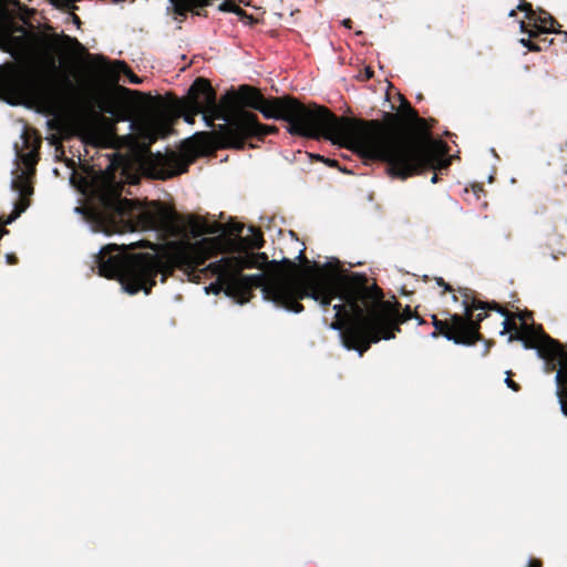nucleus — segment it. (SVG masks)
I'll return each instance as SVG.
<instances>
[{"mask_svg":"<svg viewBox=\"0 0 567 567\" xmlns=\"http://www.w3.org/2000/svg\"><path fill=\"white\" fill-rule=\"evenodd\" d=\"M518 10L524 11L526 13V18L528 21H532L535 17V11L530 3L523 1L518 7Z\"/></svg>","mask_w":567,"mask_h":567,"instance_id":"c85d7f7f","label":"nucleus"},{"mask_svg":"<svg viewBox=\"0 0 567 567\" xmlns=\"http://www.w3.org/2000/svg\"><path fill=\"white\" fill-rule=\"evenodd\" d=\"M342 23H343V25H344V27H347V28H349V29H351V27H352V21H351L350 19H346V20H343V22H342Z\"/></svg>","mask_w":567,"mask_h":567,"instance_id":"37998d69","label":"nucleus"},{"mask_svg":"<svg viewBox=\"0 0 567 567\" xmlns=\"http://www.w3.org/2000/svg\"><path fill=\"white\" fill-rule=\"evenodd\" d=\"M557 223L567 226V213H563L557 217Z\"/></svg>","mask_w":567,"mask_h":567,"instance_id":"58836bf2","label":"nucleus"},{"mask_svg":"<svg viewBox=\"0 0 567 567\" xmlns=\"http://www.w3.org/2000/svg\"><path fill=\"white\" fill-rule=\"evenodd\" d=\"M40 147V141L35 142V145L25 153H19L18 156L21 163L24 165L25 169L23 172H29L31 175L35 174V165L39 161L38 150Z\"/></svg>","mask_w":567,"mask_h":567,"instance_id":"412c9836","label":"nucleus"},{"mask_svg":"<svg viewBox=\"0 0 567 567\" xmlns=\"http://www.w3.org/2000/svg\"><path fill=\"white\" fill-rule=\"evenodd\" d=\"M118 90H122V91H124V92H128V90H127V89H125V87H123V86H118Z\"/></svg>","mask_w":567,"mask_h":567,"instance_id":"3c124183","label":"nucleus"},{"mask_svg":"<svg viewBox=\"0 0 567 567\" xmlns=\"http://www.w3.org/2000/svg\"><path fill=\"white\" fill-rule=\"evenodd\" d=\"M91 216L103 233L122 234L135 230H153L177 235V214L162 203L142 208L134 199L123 198L118 190L103 193L91 209Z\"/></svg>","mask_w":567,"mask_h":567,"instance_id":"39448f33","label":"nucleus"},{"mask_svg":"<svg viewBox=\"0 0 567 567\" xmlns=\"http://www.w3.org/2000/svg\"><path fill=\"white\" fill-rule=\"evenodd\" d=\"M65 84L69 89H73V84L69 79H65Z\"/></svg>","mask_w":567,"mask_h":567,"instance_id":"de8ad7c7","label":"nucleus"},{"mask_svg":"<svg viewBox=\"0 0 567 567\" xmlns=\"http://www.w3.org/2000/svg\"><path fill=\"white\" fill-rule=\"evenodd\" d=\"M486 318V313H477L475 321H468L462 315H450L449 319L440 320L436 316L432 317L435 331L432 337L443 336L457 344L472 346L481 339V322Z\"/></svg>","mask_w":567,"mask_h":567,"instance_id":"9d476101","label":"nucleus"},{"mask_svg":"<svg viewBox=\"0 0 567 567\" xmlns=\"http://www.w3.org/2000/svg\"><path fill=\"white\" fill-rule=\"evenodd\" d=\"M73 19H74V23H80L81 22L80 18L78 16H75V14L73 16Z\"/></svg>","mask_w":567,"mask_h":567,"instance_id":"09e8293b","label":"nucleus"},{"mask_svg":"<svg viewBox=\"0 0 567 567\" xmlns=\"http://www.w3.org/2000/svg\"><path fill=\"white\" fill-rule=\"evenodd\" d=\"M192 159L185 155L169 152L167 154H150L145 161V166L153 178L168 179L188 171Z\"/></svg>","mask_w":567,"mask_h":567,"instance_id":"f8f14e48","label":"nucleus"},{"mask_svg":"<svg viewBox=\"0 0 567 567\" xmlns=\"http://www.w3.org/2000/svg\"><path fill=\"white\" fill-rule=\"evenodd\" d=\"M101 110L102 112L104 113H107V114H111L115 117H117V120H126L125 115H121L120 114V110L117 109V105L116 103L113 101V100H107V101H104L102 104H101Z\"/></svg>","mask_w":567,"mask_h":567,"instance_id":"a878e982","label":"nucleus"},{"mask_svg":"<svg viewBox=\"0 0 567 567\" xmlns=\"http://www.w3.org/2000/svg\"><path fill=\"white\" fill-rule=\"evenodd\" d=\"M452 299H453V301H457L458 300L456 295H453Z\"/></svg>","mask_w":567,"mask_h":567,"instance_id":"603ef678","label":"nucleus"},{"mask_svg":"<svg viewBox=\"0 0 567 567\" xmlns=\"http://www.w3.org/2000/svg\"><path fill=\"white\" fill-rule=\"evenodd\" d=\"M560 24L557 20L546 11H540V13L536 12L534 19L527 23L525 21L520 22V31L529 34L530 38L560 33L558 30Z\"/></svg>","mask_w":567,"mask_h":567,"instance_id":"dca6fc26","label":"nucleus"},{"mask_svg":"<svg viewBox=\"0 0 567 567\" xmlns=\"http://www.w3.org/2000/svg\"><path fill=\"white\" fill-rule=\"evenodd\" d=\"M8 86L22 96H38L44 92L42 79L33 70H16L7 80Z\"/></svg>","mask_w":567,"mask_h":567,"instance_id":"4468645a","label":"nucleus"},{"mask_svg":"<svg viewBox=\"0 0 567 567\" xmlns=\"http://www.w3.org/2000/svg\"><path fill=\"white\" fill-rule=\"evenodd\" d=\"M536 42H539L542 47V51L549 48L553 44V39H548L547 34L540 35L538 38H534Z\"/></svg>","mask_w":567,"mask_h":567,"instance_id":"72a5a7b5","label":"nucleus"},{"mask_svg":"<svg viewBox=\"0 0 567 567\" xmlns=\"http://www.w3.org/2000/svg\"><path fill=\"white\" fill-rule=\"evenodd\" d=\"M243 229H244V225H241V224H234V225L230 227V231H231V233H235V234H237V235H240V234H241V231H243Z\"/></svg>","mask_w":567,"mask_h":567,"instance_id":"c9c22d12","label":"nucleus"},{"mask_svg":"<svg viewBox=\"0 0 567 567\" xmlns=\"http://www.w3.org/2000/svg\"><path fill=\"white\" fill-rule=\"evenodd\" d=\"M10 0H0V21L3 24H0V49L9 52L12 44H16L20 41V38L11 34L7 22L11 19V13L9 11ZM13 4L18 6L19 1L13 0Z\"/></svg>","mask_w":567,"mask_h":567,"instance_id":"a211bd4d","label":"nucleus"},{"mask_svg":"<svg viewBox=\"0 0 567 567\" xmlns=\"http://www.w3.org/2000/svg\"><path fill=\"white\" fill-rule=\"evenodd\" d=\"M186 226L194 238L202 235L216 234L221 229V225L219 223L210 224L205 218L195 215H189L187 217Z\"/></svg>","mask_w":567,"mask_h":567,"instance_id":"6ab92c4d","label":"nucleus"},{"mask_svg":"<svg viewBox=\"0 0 567 567\" xmlns=\"http://www.w3.org/2000/svg\"><path fill=\"white\" fill-rule=\"evenodd\" d=\"M213 0H169L175 20L183 22L188 13L198 17H207L206 7L210 6Z\"/></svg>","mask_w":567,"mask_h":567,"instance_id":"f3484780","label":"nucleus"},{"mask_svg":"<svg viewBox=\"0 0 567 567\" xmlns=\"http://www.w3.org/2000/svg\"><path fill=\"white\" fill-rule=\"evenodd\" d=\"M514 16H516V11H515V10H512V11L509 12V17H514Z\"/></svg>","mask_w":567,"mask_h":567,"instance_id":"8fccbe9b","label":"nucleus"},{"mask_svg":"<svg viewBox=\"0 0 567 567\" xmlns=\"http://www.w3.org/2000/svg\"><path fill=\"white\" fill-rule=\"evenodd\" d=\"M544 360L546 373L556 371L555 382L557 390L567 389V351L563 344L553 338L547 339L545 346L537 353Z\"/></svg>","mask_w":567,"mask_h":567,"instance_id":"ddd939ff","label":"nucleus"},{"mask_svg":"<svg viewBox=\"0 0 567 567\" xmlns=\"http://www.w3.org/2000/svg\"><path fill=\"white\" fill-rule=\"evenodd\" d=\"M239 8L231 1H224L218 6V10L223 12H236Z\"/></svg>","mask_w":567,"mask_h":567,"instance_id":"c756f323","label":"nucleus"},{"mask_svg":"<svg viewBox=\"0 0 567 567\" xmlns=\"http://www.w3.org/2000/svg\"><path fill=\"white\" fill-rule=\"evenodd\" d=\"M34 175H31L29 172H21L13 181L12 188L19 192L21 197L30 196L33 194L32 178ZM29 200L21 198L18 203L14 204V208L12 213L8 216H0V227H4L13 223L20 215L28 208Z\"/></svg>","mask_w":567,"mask_h":567,"instance_id":"2eb2a0df","label":"nucleus"},{"mask_svg":"<svg viewBox=\"0 0 567 567\" xmlns=\"http://www.w3.org/2000/svg\"><path fill=\"white\" fill-rule=\"evenodd\" d=\"M249 230L251 231V236L246 238L247 244L255 249H259L264 246V235L260 229H257L255 227H249Z\"/></svg>","mask_w":567,"mask_h":567,"instance_id":"393cba45","label":"nucleus"},{"mask_svg":"<svg viewBox=\"0 0 567 567\" xmlns=\"http://www.w3.org/2000/svg\"><path fill=\"white\" fill-rule=\"evenodd\" d=\"M169 123H154L147 126L142 132V137L145 140L147 147L155 143L159 136H164L165 132L169 128Z\"/></svg>","mask_w":567,"mask_h":567,"instance_id":"aec40b11","label":"nucleus"},{"mask_svg":"<svg viewBox=\"0 0 567 567\" xmlns=\"http://www.w3.org/2000/svg\"><path fill=\"white\" fill-rule=\"evenodd\" d=\"M312 288L318 292V297L312 299L323 307L334 298L341 300V303L333 306L336 320L331 328L340 330L342 344L348 350L358 351L361 357L372 343L394 339L395 333L401 331L400 326L412 318L423 323V319L410 306L401 311L398 300H385L383 290L364 274L354 272L341 280H333L316 270Z\"/></svg>","mask_w":567,"mask_h":567,"instance_id":"f257e3e1","label":"nucleus"},{"mask_svg":"<svg viewBox=\"0 0 567 567\" xmlns=\"http://www.w3.org/2000/svg\"><path fill=\"white\" fill-rule=\"evenodd\" d=\"M519 43L523 44L525 48L528 49V51L532 52H540L542 51V44L539 42H536L534 38H522L519 40Z\"/></svg>","mask_w":567,"mask_h":567,"instance_id":"bb28decb","label":"nucleus"},{"mask_svg":"<svg viewBox=\"0 0 567 567\" xmlns=\"http://www.w3.org/2000/svg\"><path fill=\"white\" fill-rule=\"evenodd\" d=\"M146 246L153 248L151 243L143 240L130 245L109 244L102 247L95 260L100 276L117 279L130 295L140 291L150 295L159 274H163L162 282L166 280L164 261L155 254H126L128 249Z\"/></svg>","mask_w":567,"mask_h":567,"instance_id":"423d86ee","label":"nucleus"},{"mask_svg":"<svg viewBox=\"0 0 567 567\" xmlns=\"http://www.w3.org/2000/svg\"><path fill=\"white\" fill-rule=\"evenodd\" d=\"M457 292L462 297V306L464 308V317L468 321H475L476 318H473L474 308L472 307V300L475 298L474 292L468 288H458Z\"/></svg>","mask_w":567,"mask_h":567,"instance_id":"4be33fe9","label":"nucleus"},{"mask_svg":"<svg viewBox=\"0 0 567 567\" xmlns=\"http://www.w3.org/2000/svg\"><path fill=\"white\" fill-rule=\"evenodd\" d=\"M503 317L504 329L502 334L511 332L508 340L522 341L525 349H535L538 353L539 348L545 346L547 339L551 338L543 330L542 326L536 327L535 324H528L527 322L518 324L516 319H522V313L508 311Z\"/></svg>","mask_w":567,"mask_h":567,"instance_id":"9b49d317","label":"nucleus"},{"mask_svg":"<svg viewBox=\"0 0 567 567\" xmlns=\"http://www.w3.org/2000/svg\"><path fill=\"white\" fill-rule=\"evenodd\" d=\"M522 319H517L520 323L527 322V319H532V312H520Z\"/></svg>","mask_w":567,"mask_h":567,"instance_id":"ea45409f","label":"nucleus"},{"mask_svg":"<svg viewBox=\"0 0 567 567\" xmlns=\"http://www.w3.org/2000/svg\"><path fill=\"white\" fill-rule=\"evenodd\" d=\"M436 285L443 288L442 295L445 292H454V288L446 282L442 277L435 278Z\"/></svg>","mask_w":567,"mask_h":567,"instance_id":"7c9ffc66","label":"nucleus"},{"mask_svg":"<svg viewBox=\"0 0 567 567\" xmlns=\"http://www.w3.org/2000/svg\"><path fill=\"white\" fill-rule=\"evenodd\" d=\"M559 255H563V256L567 257V252H564V251H557V252H551L550 254L553 260H558L559 259Z\"/></svg>","mask_w":567,"mask_h":567,"instance_id":"a19ab883","label":"nucleus"},{"mask_svg":"<svg viewBox=\"0 0 567 567\" xmlns=\"http://www.w3.org/2000/svg\"><path fill=\"white\" fill-rule=\"evenodd\" d=\"M61 40L63 43L65 44H70L74 48H81L82 49V44L79 42V40L76 38H72L68 34H62L61 35Z\"/></svg>","mask_w":567,"mask_h":567,"instance_id":"2f4dec72","label":"nucleus"},{"mask_svg":"<svg viewBox=\"0 0 567 567\" xmlns=\"http://www.w3.org/2000/svg\"><path fill=\"white\" fill-rule=\"evenodd\" d=\"M318 159L320 161H323L324 163H327L329 166L333 167V166H337L338 165V162L336 159H331V158H324L323 156L321 155H317L316 156Z\"/></svg>","mask_w":567,"mask_h":567,"instance_id":"f704fd0d","label":"nucleus"},{"mask_svg":"<svg viewBox=\"0 0 567 567\" xmlns=\"http://www.w3.org/2000/svg\"><path fill=\"white\" fill-rule=\"evenodd\" d=\"M437 181H439V176H437V174H434V175L432 176V178H431V182H432L433 184H435V183H437Z\"/></svg>","mask_w":567,"mask_h":567,"instance_id":"49530a36","label":"nucleus"},{"mask_svg":"<svg viewBox=\"0 0 567 567\" xmlns=\"http://www.w3.org/2000/svg\"><path fill=\"white\" fill-rule=\"evenodd\" d=\"M372 76H373V71L371 70V68H367V69L364 70V79H365V80H369V79H371Z\"/></svg>","mask_w":567,"mask_h":567,"instance_id":"79ce46f5","label":"nucleus"},{"mask_svg":"<svg viewBox=\"0 0 567 567\" xmlns=\"http://www.w3.org/2000/svg\"><path fill=\"white\" fill-rule=\"evenodd\" d=\"M115 71L125 74L128 79V82L132 84L142 83V79L137 76L124 61L115 62Z\"/></svg>","mask_w":567,"mask_h":567,"instance_id":"b1692460","label":"nucleus"},{"mask_svg":"<svg viewBox=\"0 0 567 567\" xmlns=\"http://www.w3.org/2000/svg\"><path fill=\"white\" fill-rule=\"evenodd\" d=\"M177 110L187 123H194L195 116L203 114L207 126H214V120H227L229 116L217 103V95L210 82L197 78L190 85L187 96L177 101Z\"/></svg>","mask_w":567,"mask_h":567,"instance_id":"0eeeda50","label":"nucleus"},{"mask_svg":"<svg viewBox=\"0 0 567 567\" xmlns=\"http://www.w3.org/2000/svg\"><path fill=\"white\" fill-rule=\"evenodd\" d=\"M472 307L476 310H483L482 313H486V315H487V312H486L487 310L497 311L502 316H504L505 313L508 312V310L506 308H504L503 306H501L498 302H496L494 300L493 301H482V300H478L477 298H473Z\"/></svg>","mask_w":567,"mask_h":567,"instance_id":"5701e85b","label":"nucleus"},{"mask_svg":"<svg viewBox=\"0 0 567 567\" xmlns=\"http://www.w3.org/2000/svg\"><path fill=\"white\" fill-rule=\"evenodd\" d=\"M7 234H9V230L4 227H0V239Z\"/></svg>","mask_w":567,"mask_h":567,"instance_id":"c03bdc74","label":"nucleus"},{"mask_svg":"<svg viewBox=\"0 0 567 567\" xmlns=\"http://www.w3.org/2000/svg\"><path fill=\"white\" fill-rule=\"evenodd\" d=\"M221 247L219 238L205 237L195 243L178 241L169 246V261L187 272H194L216 256Z\"/></svg>","mask_w":567,"mask_h":567,"instance_id":"1a4fd4ad","label":"nucleus"},{"mask_svg":"<svg viewBox=\"0 0 567 567\" xmlns=\"http://www.w3.org/2000/svg\"><path fill=\"white\" fill-rule=\"evenodd\" d=\"M258 257L267 260L264 252L250 256H225L219 260L210 262L205 270L217 276V281L210 284L209 290L219 293L221 290L226 296L243 305L254 296L252 290L260 288L265 299L295 313L303 311L300 300L305 298H317L312 288L315 271L307 267L301 269L297 264L285 259L282 265L274 274L243 275L246 268L254 267L252 258Z\"/></svg>","mask_w":567,"mask_h":567,"instance_id":"7ed1b4c3","label":"nucleus"},{"mask_svg":"<svg viewBox=\"0 0 567 567\" xmlns=\"http://www.w3.org/2000/svg\"><path fill=\"white\" fill-rule=\"evenodd\" d=\"M223 103L234 113L245 107L256 110L267 120H282L288 123L291 135L312 140L337 137L350 147L361 150L368 156H380L382 150L372 142L381 128L379 122H362L347 116L338 117L328 107L316 103L309 106L291 95L266 97L261 91L249 84H241L237 91H229Z\"/></svg>","mask_w":567,"mask_h":567,"instance_id":"f03ea898","label":"nucleus"},{"mask_svg":"<svg viewBox=\"0 0 567 567\" xmlns=\"http://www.w3.org/2000/svg\"><path fill=\"white\" fill-rule=\"evenodd\" d=\"M278 131L275 125L260 123L255 113L240 110L231 114L227 123L218 126L217 135L225 147L243 150L247 140L262 141L267 135L276 134Z\"/></svg>","mask_w":567,"mask_h":567,"instance_id":"6e6552de","label":"nucleus"},{"mask_svg":"<svg viewBox=\"0 0 567 567\" xmlns=\"http://www.w3.org/2000/svg\"><path fill=\"white\" fill-rule=\"evenodd\" d=\"M567 416V414H565Z\"/></svg>","mask_w":567,"mask_h":567,"instance_id":"864d4df0","label":"nucleus"},{"mask_svg":"<svg viewBox=\"0 0 567 567\" xmlns=\"http://www.w3.org/2000/svg\"><path fill=\"white\" fill-rule=\"evenodd\" d=\"M401 112L385 113L383 121L374 120L381 124L378 137L372 140L382 150L380 156H368L357 147H350L341 143L337 137L328 138L334 144L358 153L361 157L371 161H379L386 164V173L392 178L406 179L420 175L425 171H446L451 165V157L447 156L450 147L442 141L433 138L429 133L415 135L408 131L404 117L409 121L424 125L425 120L417 115L410 102L401 97ZM355 120V117H351ZM362 122L373 120L357 118Z\"/></svg>","mask_w":567,"mask_h":567,"instance_id":"20e7f679","label":"nucleus"},{"mask_svg":"<svg viewBox=\"0 0 567 567\" xmlns=\"http://www.w3.org/2000/svg\"><path fill=\"white\" fill-rule=\"evenodd\" d=\"M6 258H7V262H8L9 265H16V264H18V257H17L14 254H8V255L6 256Z\"/></svg>","mask_w":567,"mask_h":567,"instance_id":"e433bc0d","label":"nucleus"},{"mask_svg":"<svg viewBox=\"0 0 567 567\" xmlns=\"http://www.w3.org/2000/svg\"><path fill=\"white\" fill-rule=\"evenodd\" d=\"M556 395L558 398L561 412L564 414H567V388L566 389L556 390Z\"/></svg>","mask_w":567,"mask_h":567,"instance_id":"cd10ccee","label":"nucleus"},{"mask_svg":"<svg viewBox=\"0 0 567 567\" xmlns=\"http://www.w3.org/2000/svg\"><path fill=\"white\" fill-rule=\"evenodd\" d=\"M299 258L305 262V264H309V260L307 259V257L303 255V252L301 251L300 255H299Z\"/></svg>","mask_w":567,"mask_h":567,"instance_id":"a18cd8bd","label":"nucleus"},{"mask_svg":"<svg viewBox=\"0 0 567 567\" xmlns=\"http://www.w3.org/2000/svg\"><path fill=\"white\" fill-rule=\"evenodd\" d=\"M506 373H507V378L505 380L506 385L515 392L519 391L520 385L511 378L512 372L507 371Z\"/></svg>","mask_w":567,"mask_h":567,"instance_id":"473e14b6","label":"nucleus"},{"mask_svg":"<svg viewBox=\"0 0 567 567\" xmlns=\"http://www.w3.org/2000/svg\"><path fill=\"white\" fill-rule=\"evenodd\" d=\"M528 567H543V563L540 559L532 558L528 563Z\"/></svg>","mask_w":567,"mask_h":567,"instance_id":"4c0bfd02","label":"nucleus"}]
</instances>
